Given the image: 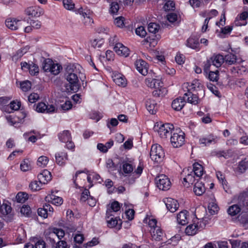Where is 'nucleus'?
<instances>
[{
    "label": "nucleus",
    "instance_id": "49530a36",
    "mask_svg": "<svg viewBox=\"0 0 248 248\" xmlns=\"http://www.w3.org/2000/svg\"><path fill=\"white\" fill-rule=\"evenodd\" d=\"M28 50V48L27 47L22 48L18 50L16 53L13 56V59L17 60L19 58H20L24 54L27 53Z\"/></svg>",
    "mask_w": 248,
    "mask_h": 248
},
{
    "label": "nucleus",
    "instance_id": "ddd939ff",
    "mask_svg": "<svg viewBox=\"0 0 248 248\" xmlns=\"http://www.w3.org/2000/svg\"><path fill=\"white\" fill-rule=\"evenodd\" d=\"M21 20L16 18H8L5 21V25L7 28L12 30H16L21 25Z\"/></svg>",
    "mask_w": 248,
    "mask_h": 248
},
{
    "label": "nucleus",
    "instance_id": "a211bd4d",
    "mask_svg": "<svg viewBox=\"0 0 248 248\" xmlns=\"http://www.w3.org/2000/svg\"><path fill=\"white\" fill-rule=\"evenodd\" d=\"M188 212L186 210L181 211L177 215V220L179 224L185 225L188 223Z\"/></svg>",
    "mask_w": 248,
    "mask_h": 248
},
{
    "label": "nucleus",
    "instance_id": "1a4fd4ad",
    "mask_svg": "<svg viewBox=\"0 0 248 248\" xmlns=\"http://www.w3.org/2000/svg\"><path fill=\"white\" fill-rule=\"evenodd\" d=\"M135 66L137 70L143 76L147 74L148 71V65L147 62L141 60H137L135 62Z\"/></svg>",
    "mask_w": 248,
    "mask_h": 248
},
{
    "label": "nucleus",
    "instance_id": "a878e982",
    "mask_svg": "<svg viewBox=\"0 0 248 248\" xmlns=\"http://www.w3.org/2000/svg\"><path fill=\"white\" fill-rule=\"evenodd\" d=\"M184 95L187 97V102L195 105L199 104L200 99L196 94L192 93L190 91H188L184 94Z\"/></svg>",
    "mask_w": 248,
    "mask_h": 248
},
{
    "label": "nucleus",
    "instance_id": "6ab92c4d",
    "mask_svg": "<svg viewBox=\"0 0 248 248\" xmlns=\"http://www.w3.org/2000/svg\"><path fill=\"white\" fill-rule=\"evenodd\" d=\"M145 105L148 111L152 114L155 113L157 109V105L156 102L153 99H148L145 103Z\"/></svg>",
    "mask_w": 248,
    "mask_h": 248
},
{
    "label": "nucleus",
    "instance_id": "0eeeda50",
    "mask_svg": "<svg viewBox=\"0 0 248 248\" xmlns=\"http://www.w3.org/2000/svg\"><path fill=\"white\" fill-rule=\"evenodd\" d=\"M157 187L162 190H167L170 187L171 183L169 178L164 174H161L155 178Z\"/></svg>",
    "mask_w": 248,
    "mask_h": 248
},
{
    "label": "nucleus",
    "instance_id": "9b49d317",
    "mask_svg": "<svg viewBox=\"0 0 248 248\" xmlns=\"http://www.w3.org/2000/svg\"><path fill=\"white\" fill-rule=\"evenodd\" d=\"M114 51L118 55L127 57L129 54L128 48L120 43H116L114 46Z\"/></svg>",
    "mask_w": 248,
    "mask_h": 248
},
{
    "label": "nucleus",
    "instance_id": "f03ea898",
    "mask_svg": "<svg viewBox=\"0 0 248 248\" xmlns=\"http://www.w3.org/2000/svg\"><path fill=\"white\" fill-rule=\"evenodd\" d=\"M81 67L78 64H69L65 69L64 74L66 80L70 84L71 90L77 92L79 87V78H81L80 75Z\"/></svg>",
    "mask_w": 248,
    "mask_h": 248
},
{
    "label": "nucleus",
    "instance_id": "de8ad7c7",
    "mask_svg": "<svg viewBox=\"0 0 248 248\" xmlns=\"http://www.w3.org/2000/svg\"><path fill=\"white\" fill-rule=\"evenodd\" d=\"M70 245L64 240H59L55 245V248H70Z\"/></svg>",
    "mask_w": 248,
    "mask_h": 248
},
{
    "label": "nucleus",
    "instance_id": "13d9d810",
    "mask_svg": "<svg viewBox=\"0 0 248 248\" xmlns=\"http://www.w3.org/2000/svg\"><path fill=\"white\" fill-rule=\"evenodd\" d=\"M64 232L62 229H55L54 232L51 233L50 235L53 237V236H57L59 239H61L64 236Z\"/></svg>",
    "mask_w": 248,
    "mask_h": 248
},
{
    "label": "nucleus",
    "instance_id": "e433bc0d",
    "mask_svg": "<svg viewBox=\"0 0 248 248\" xmlns=\"http://www.w3.org/2000/svg\"><path fill=\"white\" fill-rule=\"evenodd\" d=\"M28 198V194L24 192H19L16 197V201L21 203L25 202Z\"/></svg>",
    "mask_w": 248,
    "mask_h": 248
},
{
    "label": "nucleus",
    "instance_id": "72a5a7b5",
    "mask_svg": "<svg viewBox=\"0 0 248 248\" xmlns=\"http://www.w3.org/2000/svg\"><path fill=\"white\" fill-rule=\"evenodd\" d=\"M241 211L240 207L237 204H233L229 207L227 210L228 213L232 216H234Z\"/></svg>",
    "mask_w": 248,
    "mask_h": 248
},
{
    "label": "nucleus",
    "instance_id": "c03bdc74",
    "mask_svg": "<svg viewBox=\"0 0 248 248\" xmlns=\"http://www.w3.org/2000/svg\"><path fill=\"white\" fill-rule=\"evenodd\" d=\"M29 71L31 75H36L39 73V68L36 64L31 62Z\"/></svg>",
    "mask_w": 248,
    "mask_h": 248
},
{
    "label": "nucleus",
    "instance_id": "aec40b11",
    "mask_svg": "<svg viewBox=\"0 0 248 248\" xmlns=\"http://www.w3.org/2000/svg\"><path fill=\"white\" fill-rule=\"evenodd\" d=\"M55 158L56 163L59 165L63 166L68 159L67 154L65 152H58L55 155Z\"/></svg>",
    "mask_w": 248,
    "mask_h": 248
},
{
    "label": "nucleus",
    "instance_id": "774afa93",
    "mask_svg": "<svg viewBox=\"0 0 248 248\" xmlns=\"http://www.w3.org/2000/svg\"><path fill=\"white\" fill-rule=\"evenodd\" d=\"M20 212L22 214L29 216L31 213V208L28 205H24L20 209Z\"/></svg>",
    "mask_w": 248,
    "mask_h": 248
},
{
    "label": "nucleus",
    "instance_id": "5701e85b",
    "mask_svg": "<svg viewBox=\"0 0 248 248\" xmlns=\"http://www.w3.org/2000/svg\"><path fill=\"white\" fill-rule=\"evenodd\" d=\"M212 62V65L216 67H220L224 62V57L220 54L214 55L210 58Z\"/></svg>",
    "mask_w": 248,
    "mask_h": 248
},
{
    "label": "nucleus",
    "instance_id": "4d7b16f0",
    "mask_svg": "<svg viewBox=\"0 0 248 248\" xmlns=\"http://www.w3.org/2000/svg\"><path fill=\"white\" fill-rule=\"evenodd\" d=\"M64 7L68 10H72L74 8L75 4L72 0H62Z\"/></svg>",
    "mask_w": 248,
    "mask_h": 248
},
{
    "label": "nucleus",
    "instance_id": "9d476101",
    "mask_svg": "<svg viewBox=\"0 0 248 248\" xmlns=\"http://www.w3.org/2000/svg\"><path fill=\"white\" fill-rule=\"evenodd\" d=\"M164 202L168 210L171 213L175 212L178 209L179 206L176 200L170 198L166 199L164 200Z\"/></svg>",
    "mask_w": 248,
    "mask_h": 248
},
{
    "label": "nucleus",
    "instance_id": "393cba45",
    "mask_svg": "<svg viewBox=\"0 0 248 248\" xmlns=\"http://www.w3.org/2000/svg\"><path fill=\"white\" fill-rule=\"evenodd\" d=\"M248 18V12L245 11L242 13L239 17H237L235 20L234 24L237 26L245 25L247 23L245 21Z\"/></svg>",
    "mask_w": 248,
    "mask_h": 248
},
{
    "label": "nucleus",
    "instance_id": "0e129e2a",
    "mask_svg": "<svg viewBox=\"0 0 248 248\" xmlns=\"http://www.w3.org/2000/svg\"><path fill=\"white\" fill-rule=\"evenodd\" d=\"M10 99V98L6 96L0 97V105L3 106L2 109L3 110L5 111V107L7 106L6 105L8 103Z\"/></svg>",
    "mask_w": 248,
    "mask_h": 248
},
{
    "label": "nucleus",
    "instance_id": "37998d69",
    "mask_svg": "<svg viewBox=\"0 0 248 248\" xmlns=\"http://www.w3.org/2000/svg\"><path fill=\"white\" fill-rule=\"evenodd\" d=\"M160 29V26L155 23H150L148 26V29L150 32L155 33Z\"/></svg>",
    "mask_w": 248,
    "mask_h": 248
},
{
    "label": "nucleus",
    "instance_id": "bf43d9fd",
    "mask_svg": "<svg viewBox=\"0 0 248 248\" xmlns=\"http://www.w3.org/2000/svg\"><path fill=\"white\" fill-rule=\"evenodd\" d=\"M40 184L36 181H33L30 183L29 187L33 191H37L41 189Z\"/></svg>",
    "mask_w": 248,
    "mask_h": 248
},
{
    "label": "nucleus",
    "instance_id": "bb28decb",
    "mask_svg": "<svg viewBox=\"0 0 248 248\" xmlns=\"http://www.w3.org/2000/svg\"><path fill=\"white\" fill-rule=\"evenodd\" d=\"M193 190L196 195L198 196L202 195L205 191L204 184L202 182H199V180H197V182L194 185Z\"/></svg>",
    "mask_w": 248,
    "mask_h": 248
},
{
    "label": "nucleus",
    "instance_id": "f704fd0d",
    "mask_svg": "<svg viewBox=\"0 0 248 248\" xmlns=\"http://www.w3.org/2000/svg\"><path fill=\"white\" fill-rule=\"evenodd\" d=\"M53 62L49 59H44L42 62V69L45 72H50Z\"/></svg>",
    "mask_w": 248,
    "mask_h": 248
},
{
    "label": "nucleus",
    "instance_id": "603ef678",
    "mask_svg": "<svg viewBox=\"0 0 248 248\" xmlns=\"http://www.w3.org/2000/svg\"><path fill=\"white\" fill-rule=\"evenodd\" d=\"M165 11L173 10L175 8V3L172 0H168L163 7Z\"/></svg>",
    "mask_w": 248,
    "mask_h": 248
},
{
    "label": "nucleus",
    "instance_id": "20e7f679",
    "mask_svg": "<svg viewBox=\"0 0 248 248\" xmlns=\"http://www.w3.org/2000/svg\"><path fill=\"white\" fill-rule=\"evenodd\" d=\"M170 142L174 148H178L182 146L185 143V134L182 131L178 130V132H174L171 135Z\"/></svg>",
    "mask_w": 248,
    "mask_h": 248
},
{
    "label": "nucleus",
    "instance_id": "b1692460",
    "mask_svg": "<svg viewBox=\"0 0 248 248\" xmlns=\"http://www.w3.org/2000/svg\"><path fill=\"white\" fill-rule=\"evenodd\" d=\"M20 106L21 102L20 101H18L17 100L12 101L5 107V111L11 113L13 110H18L20 108Z\"/></svg>",
    "mask_w": 248,
    "mask_h": 248
},
{
    "label": "nucleus",
    "instance_id": "6e6552de",
    "mask_svg": "<svg viewBox=\"0 0 248 248\" xmlns=\"http://www.w3.org/2000/svg\"><path fill=\"white\" fill-rule=\"evenodd\" d=\"M55 107L52 105H46L44 102L38 103L35 107V110L38 112L51 113L54 112Z\"/></svg>",
    "mask_w": 248,
    "mask_h": 248
},
{
    "label": "nucleus",
    "instance_id": "4be33fe9",
    "mask_svg": "<svg viewBox=\"0 0 248 248\" xmlns=\"http://www.w3.org/2000/svg\"><path fill=\"white\" fill-rule=\"evenodd\" d=\"M112 215L110 210H107L106 213L107 222L108 226L109 228H113L118 224V220L116 217H111Z\"/></svg>",
    "mask_w": 248,
    "mask_h": 248
},
{
    "label": "nucleus",
    "instance_id": "6e6d98bb",
    "mask_svg": "<svg viewBox=\"0 0 248 248\" xmlns=\"http://www.w3.org/2000/svg\"><path fill=\"white\" fill-rule=\"evenodd\" d=\"M135 32L137 35H139L141 37H145L147 34L145 28L143 26L138 27L136 29Z\"/></svg>",
    "mask_w": 248,
    "mask_h": 248
},
{
    "label": "nucleus",
    "instance_id": "7c9ffc66",
    "mask_svg": "<svg viewBox=\"0 0 248 248\" xmlns=\"http://www.w3.org/2000/svg\"><path fill=\"white\" fill-rule=\"evenodd\" d=\"M224 62L228 65L235 64L237 63L236 56L233 54L229 53L224 57Z\"/></svg>",
    "mask_w": 248,
    "mask_h": 248
},
{
    "label": "nucleus",
    "instance_id": "423d86ee",
    "mask_svg": "<svg viewBox=\"0 0 248 248\" xmlns=\"http://www.w3.org/2000/svg\"><path fill=\"white\" fill-rule=\"evenodd\" d=\"M206 220L203 219L197 224L193 223L187 226L185 229V232L187 235H193L196 234L201 229L205 227L206 224Z\"/></svg>",
    "mask_w": 248,
    "mask_h": 248
},
{
    "label": "nucleus",
    "instance_id": "473e14b6",
    "mask_svg": "<svg viewBox=\"0 0 248 248\" xmlns=\"http://www.w3.org/2000/svg\"><path fill=\"white\" fill-rule=\"evenodd\" d=\"M58 137L60 140L62 142H66L71 140V134L68 130H64L60 133Z\"/></svg>",
    "mask_w": 248,
    "mask_h": 248
},
{
    "label": "nucleus",
    "instance_id": "f3484780",
    "mask_svg": "<svg viewBox=\"0 0 248 248\" xmlns=\"http://www.w3.org/2000/svg\"><path fill=\"white\" fill-rule=\"evenodd\" d=\"M26 14L32 17H39L43 14V12L41 9L36 7H30L27 8L25 10Z\"/></svg>",
    "mask_w": 248,
    "mask_h": 248
},
{
    "label": "nucleus",
    "instance_id": "2eb2a0df",
    "mask_svg": "<svg viewBox=\"0 0 248 248\" xmlns=\"http://www.w3.org/2000/svg\"><path fill=\"white\" fill-rule=\"evenodd\" d=\"M45 200L46 202H50L57 206L61 205L63 202V200L61 197L56 196L52 193L46 196L45 198Z\"/></svg>",
    "mask_w": 248,
    "mask_h": 248
},
{
    "label": "nucleus",
    "instance_id": "39448f33",
    "mask_svg": "<svg viewBox=\"0 0 248 248\" xmlns=\"http://www.w3.org/2000/svg\"><path fill=\"white\" fill-rule=\"evenodd\" d=\"M155 129L157 131L161 138L165 139L171 133L172 130L174 129V126L173 124L169 123L160 124V125L158 124L155 126Z\"/></svg>",
    "mask_w": 248,
    "mask_h": 248
},
{
    "label": "nucleus",
    "instance_id": "3c124183",
    "mask_svg": "<svg viewBox=\"0 0 248 248\" xmlns=\"http://www.w3.org/2000/svg\"><path fill=\"white\" fill-rule=\"evenodd\" d=\"M31 83L30 81L27 80L22 82L20 83V88L24 92H27L31 88Z\"/></svg>",
    "mask_w": 248,
    "mask_h": 248
},
{
    "label": "nucleus",
    "instance_id": "864d4df0",
    "mask_svg": "<svg viewBox=\"0 0 248 248\" xmlns=\"http://www.w3.org/2000/svg\"><path fill=\"white\" fill-rule=\"evenodd\" d=\"M181 237L179 235H175L172 237L170 239H169L167 242V245L170 244L172 246L176 245L178 241L180 240Z\"/></svg>",
    "mask_w": 248,
    "mask_h": 248
},
{
    "label": "nucleus",
    "instance_id": "412c9836",
    "mask_svg": "<svg viewBox=\"0 0 248 248\" xmlns=\"http://www.w3.org/2000/svg\"><path fill=\"white\" fill-rule=\"evenodd\" d=\"M150 232L152 234L153 239L155 240L159 241L162 239L163 236V232L159 227H156L155 228L150 229Z\"/></svg>",
    "mask_w": 248,
    "mask_h": 248
},
{
    "label": "nucleus",
    "instance_id": "dca6fc26",
    "mask_svg": "<svg viewBox=\"0 0 248 248\" xmlns=\"http://www.w3.org/2000/svg\"><path fill=\"white\" fill-rule=\"evenodd\" d=\"M186 103L184 97H178L175 99L172 102V108L176 111L181 110L184 107Z\"/></svg>",
    "mask_w": 248,
    "mask_h": 248
},
{
    "label": "nucleus",
    "instance_id": "c9c22d12",
    "mask_svg": "<svg viewBox=\"0 0 248 248\" xmlns=\"http://www.w3.org/2000/svg\"><path fill=\"white\" fill-rule=\"evenodd\" d=\"M12 208L11 206L7 203H3L0 205V213L2 215H7L11 213Z\"/></svg>",
    "mask_w": 248,
    "mask_h": 248
},
{
    "label": "nucleus",
    "instance_id": "a18cd8bd",
    "mask_svg": "<svg viewBox=\"0 0 248 248\" xmlns=\"http://www.w3.org/2000/svg\"><path fill=\"white\" fill-rule=\"evenodd\" d=\"M48 158L45 156H40L37 160V165L42 167H45L47 164Z\"/></svg>",
    "mask_w": 248,
    "mask_h": 248
},
{
    "label": "nucleus",
    "instance_id": "f8f14e48",
    "mask_svg": "<svg viewBox=\"0 0 248 248\" xmlns=\"http://www.w3.org/2000/svg\"><path fill=\"white\" fill-rule=\"evenodd\" d=\"M196 176L197 180H199L204 172L203 167L199 163L195 162L193 164V169H190Z\"/></svg>",
    "mask_w": 248,
    "mask_h": 248
},
{
    "label": "nucleus",
    "instance_id": "cd10ccee",
    "mask_svg": "<svg viewBox=\"0 0 248 248\" xmlns=\"http://www.w3.org/2000/svg\"><path fill=\"white\" fill-rule=\"evenodd\" d=\"M215 140V137L212 134H209L201 137L199 140V143L200 144L207 146L214 142Z\"/></svg>",
    "mask_w": 248,
    "mask_h": 248
},
{
    "label": "nucleus",
    "instance_id": "c85d7f7f",
    "mask_svg": "<svg viewBox=\"0 0 248 248\" xmlns=\"http://www.w3.org/2000/svg\"><path fill=\"white\" fill-rule=\"evenodd\" d=\"M186 45L192 49H199L200 45L199 40L195 37H189L186 41Z\"/></svg>",
    "mask_w": 248,
    "mask_h": 248
},
{
    "label": "nucleus",
    "instance_id": "2f4dec72",
    "mask_svg": "<svg viewBox=\"0 0 248 248\" xmlns=\"http://www.w3.org/2000/svg\"><path fill=\"white\" fill-rule=\"evenodd\" d=\"M203 89V85L200 83L199 80H194L190 85H189L188 91L190 90L198 91L202 90Z\"/></svg>",
    "mask_w": 248,
    "mask_h": 248
},
{
    "label": "nucleus",
    "instance_id": "680f3d73",
    "mask_svg": "<svg viewBox=\"0 0 248 248\" xmlns=\"http://www.w3.org/2000/svg\"><path fill=\"white\" fill-rule=\"evenodd\" d=\"M91 196L90 195V192L88 189H85L82 192L81 197H80V201L81 202H85L88 201V199Z\"/></svg>",
    "mask_w": 248,
    "mask_h": 248
},
{
    "label": "nucleus",
    "instance_id": "5fc2aeb1",
    "mask_svg": "<svg viewBox=\"0 0 248 248\" xmlns=\"http://www.w3.org/2000/svg\"><path fill=\"white\" fill-rule=\"evenodd\" d=\"M216 175H217V177L218 179V180L220 182H221L222 183V185L223 186V188L224 189L227 191V190L225 189V188L224 187V186H226L227 185V181H226V180H225V177L224 176V175H223V174L220 172V171H217V172L216 173Z\"/></svg>",
    "mask_w": 248,
    "mask_h": 248
},
{
    "label": "nucleus",
    "instance_id": "338daca9",
    "mask_svg": "<svg viewBox=\"0 0 248 248\" xmlns=\"http://www.w3.org/2000/svg\"><path fill=\"white\" fill-rule=\"evenodd\" d=\"M211 65H212V62L210 59L204 62L203 72L206 75H207Z\"/></svg>",
    "mask_w": 248,
    "mask_h": 248
},
{
    "label": "nucleus",
    "instance_id": "58836bf2",
    "mask_svg": "<svg viewBox=\"0 0 248 248\" xmlns=\"http://www.w3.org/2000/svg\"><path fill=\"white\" fill-rule=\"evenodd\" d=\"M248 169V158L241 160L238 165V170L241 173L244 172Z\"/></svg>",
    "mask_w": 248,
    "mask_h": 248
},
{
    "label": "nucleus",
    "instance_id": "052dcab7",
    "mask_svg": "<svg viewBox=\"0 0 248 248\" xmlns=\"http://www.w3.org/2000/svg\"><path fill=\"white\" fill-rule=\"evenodd\" d=\"M39 99V95L37 93H31L28 96V101L30 103H34Z\"/></svg>",
    "mask_w": 248,
    "mask_h": 248
},
{
    "label": "nucleus",
    "instance_id": "4468645a",
    "mask_svg": "<svg viewBox=\"0 0 248 248\" xmlns=\"http://www.w3.org/2000/svg\"><path fill=\"white\" fill-rule=\"evenodd\" d=\"M38 179L40 183L46 184L51 179V173L47 170H44L38 175Z\"/></svg>",
    "mask_w": 248,
    "mask_h": 248
},
{
    "label": "nucleus",
    "instance_id": "c756f323",
    "mask_svg": "<svg viewBox=\"0 0 248 248\" xmlns=\"http://www.w3.org/2000/svg\"><path fill=\"white\" fill-rule=\"evenodd\" d=\"M183 180L184 182L188 183V185L186 186L187 187H188L190 184L192 185L196 180L197 181V178L192 171H190L189 173H187Z\"/></svg>",
    "mask_w": 248,
    "mask_h": 248
},
{
    "label": "nucleus",
    "instance_id": "ea45409f",
    "mask_svg": "<svg viewBox=\"0 0 248 248\" xmlns=\"http://www.w3.org/2000/svg\"><path fill=\"white\" fill-rule=\"evenodd\" d=\"M113 81L118 86L124 87L126 85L125 78L120 75L115 76L113 78Z\"/></svg>",
    "mask_w": 248,
    "mask_h": 248
},
{
    "label": "nucleus",
    "instance_id": "f257e3e1",
    "mask_svg": "<svg viewBox=\"0 0 248 248\" xmlns=\"http://www.w3.org/2000/svg\"><path fill=\"white\" fill-rule=\"evenodd\" d=\"M121 173L124 176H132V183L135 180L141 175L143 167L140 164L136 168V163L134 159L125 157L121 160L120 166Z\"/></svg>",
    "mask_w": 248,
    "mask_h": 248
},
{
    "label": "nucleus",
    "instance_id": "e2e57ef3",
    "mask_svg": "<svg viewBox=\"0 0 248 248\" xmlns=\"http://www.w3.org/2000/svg\"><path fill=\"white\" fill-rule=\"evenodd\" d=\"M185 59V56L180 53H177L175 56V61L179 65L183 64L184 63Z\"/></svg>",
    "mask_w": 248,
    "mask_h": 248
},
{
    "label": "nucleus",
    "instance_id": "4c0bfd02",
    "mask_svg": "<svg viewBox=\"0 0 248 248\" xmlns=\"http://www.w3.org/2000/svg\"><path fill=\"white\" fill-rule=\"evenodd\" d=\"M167 90L164 87H160L159 89H155L153 92V94L155 97H163L167 94Z\"/></svg>",
    "mask_w": 248,
    "mask_h": 248
},
{
    "label": "nucleus",
    "instance_id": "69168bd1",
    "mask_svg": "<svg viewBox=\"0 0 248 248\" xmlns=\"http://www.w3.org/2000/svg\"><path fill=\"white\" fill-rule=\"evenodd\" d=\"M120 209V206L119 203L117 201H114L111 204L110 209L108 210H110L111 212L113 211L116 212Z\"/></svg>",
    "mask_w": 248,
    "mask_h": 248
},
{
    "label": "nucleus",
    "instance_id": "a19ab883",
    "mask_svg": "<svg viewBox=\"0 0 248 248\" xmlns=\"http://www.w3.org/2000/svg\"><path fill=\"white\" fill-rule=\"evenodd\" d=\"M62 69V66L60 64L53 62L49 72L54 75H57L60 72Z\"/></svg>",
    "mask_w": 248,
    "mask_h": 248
},
{
    "label": "nucleus",
    "instance_id": "09e8293b",
    "mask_svg": "<svg viewBox=\"0 0 248 248\" xmlns=\"http://www.w3.org/2000/svg\"><path fill=\"white\" fill-rule=\"evenodd\" d=\"M208 78L210 81H217L218 78V71L217 70L215 72L210 71Z\"/></svg>",
    "mask_w": 248,
    "mask_h": 248
},
{
    "label": "nucleus",
    "instance_id": "8fccbe9b",
    "mask_svg": "<svg viewBox=\"0 0 248 248\" xmlns=\"http://www.w3.org/2000/svg\"><path fill=\"white\" fill-rule=\"evenodd\" d=\"M208 208L210 213L212 215L216 214L218 210L217 204L214 202L209 203Z\"/></svg>",
    "mask_w": 248,
    "mask_h": 248
},
{
    "label": "nucleus",
    "instance_id": "7ed1b4c3",
    "mask_svg": "<svg viewBox=\"0 0 248 248\" xmlns=\"http://www.w3.org/2000/svg\"><path fill=\"white\" fill-rule=\"evenodd\" d=\"M150 155L152 160L157 163H160L163 161L165 153L162 147L159 144H155L152 146Z\"/></svg>",
    "mask_w": 248,
    "mask_h": 248
},
{
    "label": "nucleus",
    "instance_id": "79ce46f5",
    "mask_svg": "<svg viewBox=\"0 0 248 248\" xmlns=\"http://www.w3.org/2000/svg\"><path fill=\"white\" fill-rule=\"evenodd\" d=\"M20 169L23 171H27L31 169V165L28 159L24 160L20 164Z\"/></svg>",
    "mask_w": 248,
    "mask_h": 248
}]
</instances>
